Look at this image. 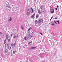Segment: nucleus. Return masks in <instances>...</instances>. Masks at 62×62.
<instances>
[{
  "label": "nucleus",
  "mask_w": 62,
  "mask_h": 62,
  "mask_svg": "<svg viewBox=\"0 0 62 62\" xmlns=\"http://www.w3.org/2000/svg\"><path fill=\"white\" fill-rule=\"evenodd\" d=\"M45 1H46V0H45Z\"/></svg>",
  "instance_id": "obj_45"
},
{
  "label": "nucleus",
  "mask_w": 62,
  "mask_h": 62,
  "mask_svg": "<svg viewBox=\"0 0 62 62\" xmlns=\"http://www.w3.org/2000/svg\"><path fill=\"white\" fill-rule=\"evenodd\" d=\"M21 27L22 28V29H24V28H23V26H21Z\"/></svg>",
  "instance_id": "obj_25"
},
{
  "label": "nucleus",
  "mask_w": 62,
  "mask_h": 62,
  "mask_svg": "<svg viewBox=\"0 0 62 62\" xmlns=\"http://www.w3.org/2000/svg\"><path fill=\"white\" fill-rule=\"evenodd\" d=\"M33 32H32L31 33L30 36V38H32V37H33Z\"/></svg>",
  "instance_id": "obj_4"
},
{
  "label": "nucleus",
  "mask_w": 62,
  "mask_h": 62,
  "mask_svg": "<svg viewBox=\"0 0 62 62\" xmlns=\"http://www.w3.org/2000/svg\"><path fill=\"white\" fill-rule=\"evenodd\" d=\"M57 17H56V18H55V19H57Z\"/></svg>",
  "instance_id": "obj_43"
},
{
  "label": "nucleus",
  "mask_w": 62,
  "mask_h": 62,
  "mask_svg": "<svg viewBox=\"0 0 62 62\" xmlns=\"http://www.w3.org/2000/svg\"><path fill=\"white\" fill-rule=\"evenodd\" d=\"M7 45V44H5V48H6V46Z\"/></svg>",
  "instance_id": "obj_32"
},
{
  "label": "nucleus",
  "mask_w": 62,
  "mask_h": 62,
  "mask_svg": "<svg viewBox=\"0 0 62 62\" xmlns=\"http://www.w3.org/2000/svg\"><path fill=\"white\" fill-rule=\"evenodd\" d=\"M54 22L55 23L57 24V23H56V21H54Z\"/></svg>",
  "instance_id": "obj_34"
},
{
  "label": "nucleus",
  "mask_w": 62,
  "mask_h": 62,
  "mask_svg": "<svg viewBox=\"0 0 62 62\" xmlns=\"http://www.w3.org/2000/svg\"><path fill=\"white\" fill-rule=\"evenodd\" d=\"M50 12L52 13H53L54 12V10L53 9V8L51 9L50 10Z\"/></svg>",
  "instance_id": "obj_2"
},
{
  "label": "nucleus",
  "mask_w": 62,
  "mask_h": 62,
  "mask_svg": "<svg viewBox=\"0 0 62 62\" xmlns=\"http://www.w3.org/2000/svg\"><path fill=\"white\" fill-rule=\"evenodd\" d=\"M53 17H54V16H52V17L51 19H50V22L51 21V20H52V19H53Z\"/></svg>",
  "instance_id": "obj_21"
},
{
  "label": "nucleus",
  "mask_w": 62,
  "mask_h": 62,
  "mask_svg": "<svg viewBox=\"0 0 62 62\" xmlns=\"http://www.w3.org/2000/svg\"><path fill=\"white\" fill-rule=\"evenodd\" d=\"M8 49L10 50L11 49V47L10 46H9L8 47Z\"/></svg>",
  "instance_id": "obj_16"
},
{
  "label": "nucleus",
  "mask_w": 62,
  "mask_h": 62,
  "mask_svg": "<svg viewBox=\"0 0 62 62\" xmlns=\"http://www.w3.org/2000/svg\"><path fill=\"white\" fill-rule=\"evenodd\" d=\"M16 35H15L13 37V39H15V38H16Z\"/></svg>",
  "instance_id": "obj_19"
},
{
  "label": "nucleus",
  "mask_w": 62,
  "mask_h": 62,
  "mask_svg": "<svg viewBox=\"0 0 62 62\" xmlns=\"http://www.w3.org/2000/svg\"><path fill=\"white\" fill-rule=\"evenodd\" d=\"M6 42H7V40L6 39H5L4 41V44H5V43H6Z\"/></svg>",
  "instance_id": "obj_18"
},
{
  "label": "nucleus",
  "mask_w": 62,
  "mask_h": 62,
  "mask_svg": "<svg viewBox=\"0 0 62 62\" xmlns=\"http://www.w3.org/2000/svg\"><path fill=\"white\" fill-rule=\"evenodd\" d=\"M6 37L7 39H8V34L6 35Z\"/></svg>",
  "instance_id": "obj_9"
},
{
  "label": "nucleus",
  "mask_w": 62,
  "mask_h": 62,
  "mask_svg": "<svg viewBox=\"0 0 62 62\" xmlns=\"http://www.w3.org/2000/svg\"><path fill=\"white\" fill-rule=\"evenodd\" d=\"M29 8H28L27 9V12H28L29 11Z\"/></svg>",
  "instance_id": "obj_27"
},
{
  "label": "nucleus",
  "mask_w": 62,
  "mask_h": 62,
  "mask_svg": "<svg viewBox=\"0 0 62 62\" xmlns=\"http://www.w3.org/2000/svg\"><path fill=\"white\" fill-rule=\"evenodd\" d=\"M39 17V15L38 14H37L36 15V18L37 19Z\"/></svg>",
  "instance_id": "obj_6"
},
{
  "label": "nucleus",
  "mask_w": 62,
  "mask_h": 62,
  "mask_svg": "<svg viewBox=\"0 0 62 62\" xmlns=\"http://www.w3.org/2000/svg\"><path fill=\"white\" fill-rule=\"evenodd\" d=\"M13 35L12 34H11V36H12Z\"/></svg>",
  "instance_id": "obj_42"
},
{
  "label": "nucleus",
  "mask_w": 62,
  "mask_h": 62,
  "mask_svg": "<svg viewBox=\"0 0 62 62\" xmlns=\"http://www.w3.org/2000/svg\"><path fill=\"white\" fill-rule=\"evenodd\" d=\"M38 13H39V14H41V12L40 11V10H39L38 11Z\"/></svg>",
  "instance_id": "obj_15"
},
{
  "label": "nucleus",
  "mask_w": 62,
  "mask_h": 62,
  "mask_svg": "<svg viewBox=\"0 0 62 62\" xmlns=\"http://www.w3.org/2000/svg\"><path fill=\"white\" fill-rule=\"evenodd\" d=\"M18 35L17 37H16V38H17V37H18Z\"/></svg>",
  "instance_id": "obj_44"
},
{
  "label": "nucleus",
  "mask_w": 62,
  "mask_h": 62,
  "mask_svg": "<svg viewBox=\"0 0 62 62\" xmlns=\"http://www.w3.org/2000/svg\"><path fill=\"white\" fill-rule=\"evenodd\" d=\"M16 41L13 44V46H16Z\"/></svg>",
  "instance_id": "obj_13"
},
{
  "label": "nucleus",
  "mask_w": 62,
  "mask_h": 62,
  "mask_svg": "<svg viewBox=\"0 0 62 62\" xmlns=\"http://www.w3.org/2000/svg\"><path fill=\"white\" fill-rule=\"evenodd\" d=\"M43 11L44 12H46V10L44 8H43Z\"/></svg>",
  "instance_id": "obj_8"
},
{
  "label": "nucleus",
  "mask_w": 62,
  "mask_h": 62,
  "mask_svg": "<svg viewBox=\"0 0 62 62\" xmlns=\"http://www.w3.org/2000/svg\"><path fill=\"white\" fill-rule=\"evenodd\" d=\"M9 44H7V46H9Z\"/></svg>",
  "instance_id": "obj_33"
},
{
  "label": "nucleus",
  "mask_w": 62,
  "mask_h": 62,
  "mask_svg": "<svg viewBox=\"0 0 62 62\" xmlns=\"http://www.w3.org/2000/svg\"><path fill=\"white\" fill-rule=\"evenodd\" d=\"M43 20V19L42 18H40L39 19V20L38 21L37 23H40V22H42Z\"/></svg>",
  "instance_id": "obj_1"
},
{
  "label": "nucleus",
  "mask_w": 62,
  "mask_h": 62,
  "mask_svg": "<svg viewBox=\"0 0 62 62\" xmlns=\"http://www.w3.org/2000/svg\"><path fill=\"white\" fill-rule=\"evenodd\" d=\"M8 8H11V7H10V6H9Z\"/></svg>",
  "instance_id": "obj_31"
},
{
  "label": "nucleus",
  "mask_w": 62,
  "mask_h": 62,
  "mask_svg": "<svg viewBox=\"0 0 62 62\" xmlns=\"http://www.w3.org/2000/svg\"><path fill=\"white\" fill-rule=\"evenodd\" d=\"M11 46L12 47H13V44H12V43L11 44Z\"/></svg>",
  "instance_id": "obj_30"
},
{
  "label": "nucleus",
  "mask_w": 62,
  "mask_h": 62,
  "mask_svg": "<svg viewBox=\"0 0 62 62\" xmlns=\"http://www.w3.org/2000/svg\"><path fill=\"white\" fill-rule=\"evenodd\" d=\"M36 47H32V49H36Z\"/></svg>",
  "instance_id": "obj_22"
},
{
  "label": "nucleus",
  "mask_w": 62,
  "mask_h": 62,
  "mask_svg": "<svg viewBox=\"0 0 62 62\" xmlns=\"http://www.w3.org/2000/svg\"><path fill=\"white\" fill-rule=\"evenodd\" d=\"M31 29H32V28L31 27H30L29 28V29H28V31H29L30 30H31Z\"/></svg>",
  "instance_id": "obj_12"
},
{
  "label": "nucleus",
  "mask_w": 62,
  "mask_h": 62,
  "mask_svg": "<svg viewBox=\"0 0 62 62\" xmlns=\"http://www.w3.org/2000/svg\"><path fill=\"white\" fill-rule=\"evenodd\" d=\"M32 42V41H31V42H29L28 43L29 44H30V43H31Z\"/></svg>",
  "instance_id": "obj_23"
},
{
  "label": "nucleus",
  "mask_w": 62,
  "mask_h": 62,
  "mask_svg": "<svg viewBox=\"0 0 62 62\" xmlns=\"http://www.w3.org/2000/svg\"><path fill=\"white\" fill-rule=\"evenodd\" d=\"M9 18L10 19L9 20V21H12V18H11V17H10Z\"/></svg>",
  "instance_id": "obj_11"
},
{
  "label": "nucleus",
  "mask_w": 62,
  "mask_h": 62,
  "mask_svg": "<svg viewBox=\"0 0 62 62\" xmlns=\"http://www.w3.org/2000/svg\"><path fill=\"white\" fill-rule=\"evenodd\" d=\"M57 8H58L59 7V6L58 5H57Z\"/></svg>",
  "instance_id": "obj_39"
},
{
  "label": "nucleus",
  "mask_w": 62,
  "mask_h": 62,
  "mask_svg": "<svg viewBox=\"0 0 62 62\" xmlns=\"http://www.w3.org/2000/svg\"><path fill=\"white\" fill-rule=\"evenodd\" d=\"M51 24H52V25H54V23H52Z\"/></svg>",
  "instance_id": "obj_29"
},
{
  "label": "nucleus",
  "mask_w": 62,
  "mask_h": 62,
  "mask_svg": "<svg viewBox=\"0 0 62 62\" xmlns=\"http://www.w3.org/2000/svg\"><path fill=\"white\" fill-rule=\"evenodd\" d=\"M8 52V49H6L5 50V53H7Z\"/></svg>",
  "instance_id": "obj_10"
},
{
  "label": "nucleus",
  "mask_w": 62,
  "mask_h": 62,
  "mask_svg": "<svg viewBox=\"0 0 62 62\" xmlns=\"http://www.w3.org/2000/svg\"><path fill=\"white\" fill-rule=\"evenodd\" d=\"M27 15H28V16H29V15H30V14H29V13L28 12L27 13Z\"/></svg>",
  "instance_id": "obj_24"
},
{
  "label": "nucleus",
  "mask_w": 62,
  "mask_h": 62,
  "mask_svg": "<svg viewBox=\"0 0 62 62\" xmlns=\"http://www.w3.org/2000/svg\"><path fill=\"white\" fill-rule=\"evenodd\" d=\"M35 14H36V13H34L31 16V18H34L35 17Z\"/></svg>",
  "instance_id": "obj_3"
},
{
  "label": "nucleus",
  "mask_w": 62,
  "mask_h": 62,
  "mask_svg": "<svg viewBox=\"0 0 62 62\" xmlns=\"http://www.w3.org/2000/svg\"><path fill=\"white\" fill-rule=\"evenodd\" d=\"M28 38H29L28 37H24V39L25 40H27V39H28Z\"/></svg>",
  "instance_id": "obj_5"
},
{
  "label": "nucleus",
  "mask_w": 62,
  "mask_h": 62,
  "mask_svg": "<svg viewBox=\"0 0 62 62\" xmlns=\"http://www.w3.org/2000/svg\"><path fill=\"white\" fill-rule=\"evenodd\" d=\"M30 32H28V37L29 38V37H30Z\"/></svg>",
  "instance_id": "obj_7"
},
{
  "label": "nucleus",
  "mask_w": 62,
  "mask_h": 62,
  "mask_svg": "<svg viewBox=\"0 0 62 62\" xmlns=\"http://www.w3.org/2000/svg\"><path fill=\"white\" fill-rule=\"evenodd\" d=\"M43 8V6H42L40 7V8L41 9H42V8Z\"/></svg>",
  "instance_id": "obj_17"
},
{
  "label": "nucleus",
  "mask_w": 62,
  "mask_h": 62,
  "mask_svg": "<svg viewBox=\"0 0 62 62\" xmlns=\"http://www.w3.org/2000/svg\"><path fill=\"white\" fill-rule=\"evenodd\" d=\"M6 7H7V8H8L9 6H6Z\"/></svg>",
  "instance_id": "obj_41"
},
{
  "label": "nucleus",
  "mask_w": 62,
  "mask_h": 62,
  "mask_svg": "<svg viewBox=\"0 0 62 62\" xmlns=\"http://www.w3.org/2000/svg\"><path fill=\"white\" fill-rule=\"evenodd\" d=\"M40 33L41 35H42V33H41V32H40Z\"/></svg>",
  "instance_id": "obj_37"
},
{
  "label": "nucleus",
  "mask_w": 62,
  "mask_h": 62,
  "mask_svg": "<svg viewBox=\"0 0 62 62\" xmlns=\"http://www.w3.org/2000/svg\"><path fill=\"white\" fill-rule=\"evenodd\" d=\"M32 49V47H31L29 48L30 50L31 49Z\"/></svg>",
  "instance_id": "obj_36"
},
{
  "label": "nucleus",
  "mask_w": 62,
  "mask_h": 62,
  "mask_svg": "<svg viewBox=\"0 0 62 62\" xmlns=\"http://www.w3.org/2000/svg\"><path fill=\"white\" fill-rule=\"evenodd\" d=\"M57 22H58V23L59 24H60V23H59V20H58V21H57Z\"/></svg>",
  "instance_id": "obj_28"
},
{
  "label": "nucleus",
  "mask_w": 62,
  "mask_h": 62,
  "mask_svg": "<svg viewBox=\"0 0 62 62\" xmlns=\"http://www.w3.org/2000/svg\"><path fill=\"white\" fill-rule=\"evenodd\" d=\"M31 9L32 10V12H31V13H32L33 11V8H31Z\"/></svg>",
  "instance_id": "obj_20"
},
{
  "label": "nucleus",
  "mask_w": 62,
  "mask_h": 62,
  "mask_svg": "<svg viewBox=\"0 0 62 62\" xmlns=\"http://www.w3.org/2000/svg\"><path fill=\"white\" fill-rule=\"evenodd\" d=\"M0 35L2 34V32H0Z\"/></svg>",
  "instance_id": "obj_38"
},
{
  "label": "nucleus",
  "mask_w": 62,
  "mask_h": 62,
  "mask_svg": "<svg viewBox=\"0 0 62 62\" xmlns=\"http://www.w3.org/2000/svg\"><path fill=\"white\" fill-rule=\"evenodd\" d=\"M15 52H16V51H14L13 52V54H15Z\"/></svg>",
  "instance_id": "obj_26"
},
{
  "label": "nucleus",
  "mask_w": 62,
  "mask_h": 62,
  "mask_svg": "<svg viewBox=\"0 0 62 62\" xmlns=\"http://www.w3.org/2000/svg\"><path fill=\"white\" fill-rule=\"evenodd\" d=\"M55 10H57V8H55Z\"/></svg>",
  "instance_id": "obj_35"
},
{
  "label": "nucleus",
  "mask_w": 62,
  "mask_h": 62,
  "mask_svg": "<svg viewBox=\"0 0 62 62\" xmlns=\"http://www.w3.org/2000/svg\"><path fill=\"white\" fill-rule=\"evenodd\" d=\"M38 22V21L36 20L35 21V22Z\"/></svg>",
  "instance_id": "obj_40"
},
{
  "label": "nucleus",
  "mask_w": 62,
  "mask_h": 62,
  "mask_svg": "<svg viewBox=\"0 0 62 62\" xmlns=\"http://www.w3.org/2000/svg\"><path fill=\"white\" fill-rule=\"evenodd\" d=\"M8 43H9L10 42V39H9L8 40Z\"/></svg>",
  "instance_id": "obj_14"
}]
</instances>
